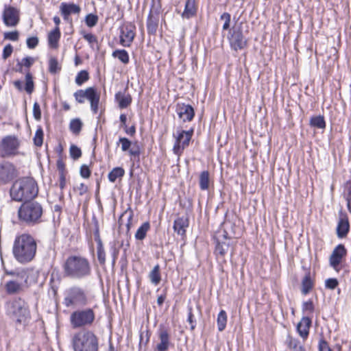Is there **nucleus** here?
Segmentation results:
<instances>
[{
    "mask_svg": "<svg viewBox=\"0 0 351 351\" xmlns=\"http://www.w3.org/2000/svg\"><path fill=\"white\" fill-rule=\"evenodd\" d=\"M37 242L29 233H23L15 237L12 246V254L14 259L21 264H27L32 261L36 254Z\"/></svg>",
    "mask_w": 351,
    "mask_h": 351,
    "instance_id": "obj_1",
    "label": "nucleus"
},
{
    "mask_svg": "<svg viewBox=\"0 0 351 351\" xmlns=\"http://www.w3.org/2000/svg\"><path fill=\"white\" fill-rule=\"evenodd\" d=\"M160 343L156 346V351H167L170 346V337L168 331L165 329L159 330Z\"/></svg>",
    "mask_w": 351,
    "mask_h": 351,
    "instance_id": "obj_23",
    "label": "nucleus"
},
{
    "mask_svg": "<svg viewBox=\"0 0 351 351\" xmlns=\"http://www.w3.org/2000/svg\"><path fill=\"white\" fill-rule=\"evenodd\" d=\"M43 136H44V132L43 130L41 128V126H39L35 133V135L34 136V143L37 147H40L43 145Z\"/></svg>",
    "mask_w": 351,
    "mask_h": 351,
    "instance_id": "obj_43",
    "label": "nucleus"
},
{
    "mask_svg": "<svg viewBox=\"0 0 351 351\" xmlns=\"http://www.w3.org/2000/svg\"><path fill=\"white\" fill-rule=\"evenodd\" d=\"M302 311L306 314H312L314 311L315 307L313 302L311 300L304 302L302 303Z\"/></svg>",
    "mask_w": 351,
    "mask_h": 351,
    "instance_id": "obj_47",
    "label": "nucleus"
},
{
    "mask_svg": "<svg viewBox=\"0 0 351 351\" xmlns=\"http://www.w3.org/2000/svg\"><path fill=\"white\" fill-rule=\"evenodd\" d=\"M2 20L7 27H16L20 21V11L16 8L5 5L2 13Z\"/></svg>",
    "mask_w": 351,
    "mask_h": 351,
    "instance_id": "obj_12",
    "label": "nucleus"
},
{
    "mask_svg": "<svg viewBox=\"0 0 351 351\" xmlns=\"http://www.w3.org/2000/svg\"><path fill=\"white\" fill-rule=\"evenodd\" d=\"M199 184L202 191H206L209 189L210 174L208 171H203L200 173Z\"/></svg>",
    "mask_w": 351,
    "mask_h": 351,
    "instance_id": "obj_31",
    "label": "nucleus"
},
{
    "mask_svg": "<svg viewBox=\"0 0 351 351\" xmlns=\"http://www.w3.org/2000/svg\"><path fill=\"white\" fill-rule=\"evenodd\" d=\"M84 98L90 103V108L94 114L98 112L100 96L94 87H89L84 90Z\"/></svg>",
    "mask_w": 351,
    "mask_h": 351,
    "instance_id": "obj_18",
    "label": "nucleus"
},
{
    "mask_svg": "<svg viewBox=\"0 0 351 351\" xmlns=\"http://www.w3.org/2000/svg\"><path fill=\"white\" fill-rule=\"evenodd\" d=\"M346 201L348 210L351 213V186L348 188Z\"/></svg>",
    "mask_w": 351,
    "mask_h": 351,
    "instance_id": "obj_64",
    "label": "nucleus"
},
{
    "mask_svg": "<svg viewBox=\"0 0 351 351\" xmlns=\"http://www.w3.org/2000/svg\"><path fill=\"white\" fill-rule=\"evenodd\" d=\"M98 22V16L94 14H88L85 18V23L89 27H93L96 25Z\"/></svg>",
    "mask_w": 351,
    "mask_h": 351,
    "instance_id": "obj_46",
    "label": "nucleus"
},
{
    "mask_svg": "<svg viewBox=\"0 0 351 351\" xmlns=\"http://www.w3.org/2000/svg\"><path fill=\"white\" fill-rule=\"evenodd\" d=\"M189 226V219L186 217H180L175 219L173 228L181 237L186 236V228Z\"/></svg>",
    "mask_w": 351,
    "mask_h": 351,
    "instance_id": "obj_22",
    "label": "nucleus"
},
{
    "mask_svg": "<svg viewBox=\"0 0 351 351\" xmlns=\"http://www.w3.org/2000/svg\"><path fill=\"white\" fill-rule=\"evenodd\" d=\"M88 299L86 291L81 287L74 286L64 292L63 304L66 307H81L88 304Z\"/></svg>",
    "mask_w": 351,
    "mask_h": 351,
    "instance_id": "obj_7",
    "label": "nucleus"
},
{
    "mask_svg": "<svg viewBox=\"0 0 351 351\" xmlns=\"http://www.w3.org/2000/svg\"><path fill=\"white\" fill-rule=\"evenodd\" d=\"M123 243L122 242L120 245H118V243L115 241H112L109 243L110 245V252L112 256V265L114 266L116 263V261L118 258V256L119 254L120 247H122Z\"/></svg>",
    "mask_w": 351,
    "mask_h": 351,
    "instance_id": "obj_30",
    "label": "nucleus"
},
{
    "mask_svg": "<svg viewBox=\"0 0 351 351\" xmlns=\"http://www.w3.org/2000/svg\"><path fill=\"white\" fill-rule=\"evenodd\" d=\"M220 19L221 20H224V23L223 25V30H228L230 28V19L231 16L228 12H224L220 16Z\"/></svg>",
    "mask_w": 351,
    "mask_h": 351,
    "instance_id": "obj_51",
    "label": "nucleus"
},
{
    "mask_svg": "<svg viewBox=\"0 0 351 351\" xmlns=\"http://www.w3.org/2000/svg\"><path fill=\"white\" fill-rule=\"evenodd\" d=\"M230 244L226 241L219 242L217 241L215 247V254L217 256H220L221 257L224 256V255L228 252L229 250Z\"/></svg>",
    "mask_w": 351,
    "mask_h": 351,
    "instance_id": "obj_37",
    "label": "nucleus"
},
{
    "mask_svg": "<svg viewBox=\"0 0 351 351\" xmlns=\"http://www.w3.org/2000/svg\"><path fill=\"white\" fill-rule=\"evenodd\" d=\"M125 174V170L122 167H114L108 175L110 182H114L117 178H121Z\"/></svg>",
    "mask_w": 351,
    "mask_h": 351,
    "instance_id": "obj_34",
    "label": "nucleus"
},
{
    "mask_svg": "<svg viewBox=\"0 0 351 351\" xmlns=\"http://www.w3.org/2000/svg\"><path fill=\"white\" fill-rule=\"evenodd\" d=\"M97 256L99 264L101 266L106 264V252L103 245V243L97 244Z\"/></svg>",
    "mask_w": 351,
    "mask_h": 351,
    "instance_id": "obj_41",
    "label": "nucleus"
},
{
    "mask_svg": "<svg viewBox=\"0 0 351 351\" xmlns=\"http://www.w3.org/2000/svg\"><path fill=\"white\" fill-rule=\"evenodd\" d=\"M197 10L195 0H187L185 3L184 10L182 13V17L187 19H191L196 14Z\"/></svg>",
    "mask_w": 351,
    "mask_h": 351,
    "instance_id": "obj_26",
    "label": "nucleus"
},
{
    "mask_svg": "<svg viewBox=\"0 0 351 351\" xmlns=\"http://www.w3.org/2000/svg\"><path fill=\"white\" fill-rule=\"evenodd\" d=\"M19 34L18 31L7 32L3 34V38L5 40L11 41H17L19 40Z\"/></svg>",
    "mask_w": 351,
    "mask_h": 351,
    "instance_id": "obj_52",
    "label": "nucleus"
},
{
    "mask_svg": "<svg viewBox=\"0 0 351 351\" xmlns=\"http://www.w3.org/2000/svg\"><path fill=\"white\" fill-rule=\"evenodd\" d=\"M129 154L134 157H139L141 154L140 148L138 146H136V147H133L130 149L128 150Z\"/></svg>",
    "mask_w": 351,
    "mask_h": 351,
    "instance_id": "obj_63",
    "label": "nucleus"
},
{
    "mask_svg": "<svg viewBox=\"0 0 351 351\" xmlns=\"http://www.w3.org/2000/svg\"><path fill=\"white\" fill-rule=\"evenodd\" d=\"M135 26L131 23H125L120 27V44L125 47H130L135 36Z\"/></svg>",
    "mask_w": 351,
    "mask_h": 351,
    "instance_id": "obj_15",
    "label": "nucleus"
},
{
    "mask_svg": "<svg viewBox=\"0 0 351 351\" xmlns=\"http://www.w3.org/2000/svg\"><path fill=\"white\" fill-rule=\"evenodd\" d=\"M82 123L78 118L73 119L70 122L69 128L73 134H79L82 130Z\"/></svg>",
    "mask_w": 351,
    "mask_h": 351,
    "instance_id": "obj_42",
    "label": "nucleus"
},
{
    "mask_svg": "<svg viewBox=\"0 0 351 351\" xmlns=\"http://www.w3.org/2000/svg\"><path fill=\"white\" fill-rule=\"evenodd\" d=\"M5 274L12 276L13 278H27V271L24 269H17L15 270L5 269Z\"/></svg>",
    "mask_w": 351,
    "mask_h": 351,
    "instance_id": "obj_35",
    "label": "nucleus"
},
{
    "mask_svg": "<svg viewBox=\"0 0 351 351\" xmlns=\"http://www.w3.org/2000/svg\"><path fill=\"white\" fill-rule=\"evenodd\" d=\"M188 317L187 322L190 324L191 330H194L196 326V320L194 317V315L192 313V307H189L188 308Z\"/></svg>",
    "mask_w": 351,
    "mask_h": 351,
    "instance_id": "obj_53",
    "label": "nucleus"
},
{
    "mask_svg": "<svg viewBox=\"0 0 351 351\" xmlns=\"http://www.w3.org/2000/svg\"><path fill=\"white\" fill-rule=\"evenodd\" d=\"M319 351H332L328 346V343L323 339H321L319 343Z\"/></svg>",
    "mask_w": 351,
    "mask_h": 351,
    "instance_id": "obj_61",
    "label": "nucleus"
},
{
    "mask_svg": "<svg viewBox=\"0 0 351 351\" xmlns=\"http://www.w3.org/2000/svg\"><path fill=\"white\" fill-rule=\"evenodd\" d=\"M347 255V250L343 244L337 245L329 257L330 266L335 271L341 269V264Z\"/></svg>",
    "mask_w": 351,
    "mask_h": 351,
    "instance_id": "obj_14",
    "label": "nucleus"
},
{
    "mask_svg": "<svg viewBox=\"0 0 351 351\" xmlns=\"http://www.w3.org/2000/svg\"><path fill=\"white\" fill-rule=\"evenodd\" d=\"M89 79V75L88 73L85 71L82 70L80 71L75 77V83L78 86H81L84 82H86Z\"/></svg>",
    "mask_w": 351,
    "mask_h": 351,
    "instance_id": "obj_45",
    "label": "nucleus"
},
{
    "mask_svg": "<svg viewBox=\"0 0 351 351\" xmlns=\"http://www.w3.org/2000/svg\"><path fill=\"white\" fill-rule=\"evenodd\" d=\"M80 173L83 178L87 179L90 177L91 171L88 165H83L80 167Z\"/></svg>",
    "mask_w": 351,
    "mask_h": 351,
    "instance_id": "obj_60",
    "label": "nucleus"
},
{
    "mask_svg": "<svg viewBox=\"0 0 351 351\" xmlns=\"http://www.w3.org/2000/svg\"><path fill=\"white\" fill-rule=\"evenodd\" d=\"M350 230V223L347 217L341 218L337 227V234L339 238L346 237Z\"/></svg>",
    "mask_w": 351,
    "mask_h": 351,
    "instance_id": "obj_25",
    "label": "nucleus"
},
{
    "mask_svg": "<svg viewBox=\"0 0 351 351\" xmlns=\"http://www.w3.org/2000/svg\"><path fill=\"white\" fill-rule=\"evenodd\" d=\"M26 43L29 49H34L38 45V38L37 36L29 37L27 39Z\"/></svg>",
    "mask_w": 351,
    "mask_h": 351,
    "instance_id": "obj_57",
    "label": "nucleus"
},
{
    "mask_svg": "<svg viewBox=\"0 0 351 351\" xmlns=\"http://www.w3.org/2000/svg\"><path fill=\"white\" fill-rule=\"evenodd\" d=\"M43 214L42 205L35 201L23 202L18 210L20 222L28 226H33L41 223Z\"/></svg>",
    "mask_w": 351,
    "mask_h": 351,
    "instance_id": "obj_5",
    "label": "nucleus"
},
{
    "mask_svg": "<svg viewBox=\"0 0 351 351\" xmlns=\"http://www.w3.org/2000/svg\"><path fill=\"white\" fill-rule=\"evenodd\" d=\"M61 70V65L59 64L57 58L51 57L49 60V71L51 74H56Z\"/></svg>",
    "mask_w": 351,
    "mask_h": 351,
    "instance_id": "obj_40",
    "label": "nucleus"
},
{
    "mask_svg": "<svg viewBox=\"0 0 351 351\" xmlns=\"http://www.w3.org/2000/svg\"><path fill=\"white\" fill-rule=\"evenodd\" d=\"M228 38L231 49L236 51L244 49L247 45V40L240 27L230 29Z\"/></svg>",
    "mask_w": 351,
    "mask_h": 351,
    "instance_id": "obj_13",
    "label": "nucleus"
},
{
    "mask_svg": "<svg viewBox=\"0 0 351 351\" xmlns=\"http://www.w3.org/2000/svg\"><path fill=\"white\" fill-rule=\"evenodd\" d=\"M285 343L290 351H306L304 346L301 343L299 339L287 335Z\"/></svg>",
    "mask_w": 351,
    "mask_h": 351,
    "instance_id": "obj_27",
    "label": "nucleus"
},
{
    "mask_svg": "<svg viewBox=\"0 0 351 351\" xmlns=\"http://www.w3.org/2000/svg\"><path fill=\"white\" fill-rule=\"evenodd\" d=\"M95 319V313L93 308L78 309L71 313L70 323L73 328L90 326Z\"/></svg>",
    "mask_w": 351,
    "mask_h": 351,
    "instance_id": "obj_8",
    "label": "nucleus"
},
{
    "mask_svg": "<svg viewBox=\"0 0 351 351\" xmlns=\"http://www.w3.org/2000/svg\"><path fill=\"white\" fill-rule=\"evenodd\" d=\"M34 88L32 75L28 71L25 74V90L28 94H31Z\"/></svg>",
    "mask_w": 351,
    "mask_h": 351,
    "instance_id": "obj_44",
    "label": "nucleus"
},
{
    "mask_svg": "<svg viewBox=\"0 0 351 351\" xmlns=\"http://www.w3.org/2000/svg\"><path fill=\"white\" fill-rule=\"evenodd\" d=\"M18 175L19 171L12 162L8 160L0 162V185L10 183L16 178Z\"/></svg>",
    "mask_w": 351,
    "mask_h": 351,
    "instance_id": "obj_11",
    "label": "nucleus"
},
{
    "mask_svg": "<svg viewBox=\"0 0 351 351\" xmlns=\"http://www.w3.org/2000/svg\"><path fill=\"white\" fill-rule=\"evenodd\" d=\"M13 51V47L11 45V44H8L5 45L3 49L2 53V58L4 60L8 59Z\"/></svg>",
    "mask_w": 351,
    "mask_h": 351,
    "instance_id": "obj_58",
    "label": "nucleus"
},
{
    "mask_svg": "<svg viewBox=\"0 0 351 351\" xmlns=\"http://www.w3.org/2000/svg\"><path fill=\"white\" fill-rule=\"evenodd\" d=\"M227 323V315L224 310H221L217 316V328L219 331H223L226 326Z\"/></svg>",
    "mask_w": 351,
    "mask_h": 351,
    "instance_id": "obj_39",
    "label": "nucleus"
},
{
    "mask_svg": "<svg viewBox=\"0 0 351 351\" xmlns=\"http://www.w3.org/2000/svg\"><path fill=\"white\" fill-rule=\"evenodd\" d=\"M73 96L76 101L78 102L79 104L84 103V90H77L76 92L74 93Z\"/></svg>",
    "mask_w": 351,
    "mask_h": 351,
    "instance_id": "obj_54",
    "label": "nucleus"
},
{
    "mask_svg": "<svg viewBox=\"0 0 351 351\" xmlns=\"http://www.w3.org/2000/svg\"><path fill=\"white\" fill-rule=\"evenodd\" d=\"M33 115L36 121H40L41 119V110L40 105L37 102H34L33 106Z\"/></svg>",
    "mask_w": 351,
    "mask_h": 351,
    "instance_id": "obj_59",
    "label": "nucleus"
},
{
    "mask_svg": "<svg viewBox=\"0 0 351 351\" xmlns=\"http://www.w3.org/2000/svg\"><path fill=\"white\" fill-rule=\"evenodd\" d=\"M38 192L36 181L29 177H24L16 180L10 190L11 198L16 202L27 201L34 198Z\"/></svg>",
    "mask_w": 351,
    "mask_h": 351,
    "instance_id": "obj_3",
    "label": "nucleus"
},
{
    "mask_svg": "<svg viewBox=\"0 0 351 351\" xmlns=\"http://www.w3.org/2000/svg\"><path fill=\"white\" fill-rule=\"evenodd\" d=\"M64 275L73 279H83L91 274L88 260L80 256H70L63 265Z\"/></svg>",
    "mask_w": 351,
    "mask_h": 351,
    "instance_id": "obj_4",
    "label": "nucleus"
},
{
    "mask_svg": "<svg viewBox=\"0 0 351 351\" xmlns=\"http://www.w3.org/2000/svg\"><path fill=\"white\" fill-rule=\"evenodd\" d=\"M314 286V282L311 279L310 273H306L302 280L301 292L303 295H307Z\"/></svg>",
    "mask_w": 351,
    "mask_h": 351,
    "instance_id": "obj_29",
    "label": "nucleus"
},
{
    "mask_svg": "<svg viewBox=\"0 0 351 351\" xmlns=\"http://www.w3.org/2000/svg\"><path fill=\"white\" fill-rule=\"evenodd\" d=\"M176 112L184 122L192 121L195 116L194 108L191 105L184 103L177 104Z\"/></svg>",
    "mask_w": 351,
    "mask_h": 351,
    "instance_id": "obj_17",
    "label": "nucleus"
},
{
    "mask_svg": "<svg viewBox=\"0 0 351 351\" xmlns=\"http://www.w3.org/2000/svg\"><path fill=\"white\" fill-rule=\"evenodd\" d=\"M72 346L74 351H98L99 341L93 332L81 331L73 337Z\"/></svg>",
    "mask_w": 351,
    "mask_h": 351,
    "instance_id": "obj_6",
    "label": "nucleus"
},
{
    "mask_svg": "<svg viewBox=\"0 0 351 351\" xmlns=\"http://www.w3.org/2000/svg\"><path fill=\"white\" fill-rule=\"evenodd\" d=\"M60 10L64 20L66 21H69V16L71 14H78L81 11V8L78 5L66 2L61 3Z\"/></svg>",
    "mask_w": 351,
    "mask_h": 351,
    "instance_id": "obj_19",
    "label": "nucleus"
},
{
    "mask_svg": "<svg viewBox=\"0 0 351 351\" xmlns=\"http://www.w3.org/2000/svg\"><path fill=\"white\" fill-rule=\"evenodd\" d=\"M121 145V149L123 152L128 151L130 147L132 145V142L125 137H120L119 141L117 142V145Z\"/></svg>",
    "mask_w": 351,
    "mask_h": 351,
    "instance_id": "obj_48",
    "label": "nucleus"
},
{
    "mask_svg": "<svg viewBox=\"0 0 351 351\" xmlns=\"http://www.w3.org/2000/svg\"><path fill=\"white\" fill-rule=\"evenodd\" d=\"M115 101L118 103L119 107L121 109L128 108L132 103V99L129 93L125 92L119 91L114 95Z\"/></svg>",
    "mask_w": 351,
    "mask_h": 351,
    "instance_id": "obj_24",
    "label": "nucleus"
},
{
    "mask_svg": "<svg viewBox=\"0 0 351 351\" xmlns=\"http://www.w3.org/2000/svg\"><path fill=\"white\" fill-rule=\"evenodd\" d=\"M339 284L336 278H328L325 281V287L328 289H335Z\"/></svg>",
    "mask_w": 351,
    "mask_h": 351,
    "instance_id": "obj_56",
    "label": "nucleus"
},
{
    "mask_svg": "<svg viewBox=\"0 0 351 351\" xmlns=\"http://www.w3.org/2000/svg\"><path fill=\"white\" fill-rule=\"evenodd\" d=\"M27 281V278H12L8 280L4 285L6 293L16 295L22 293L24 291Z\"/></svg>",
    "mask_w": 351,
    "mask_h": 351,
    "instance_id": "obj_16",
    "label": "nucleus"
},
{
    "mask_svg": "<svg viewBox=\"0 0 351 351\" xmlns=\"http://www.w3.org/2000/svg\"><path fill=\"white\" fill-rule=\"evenodd\" d=\"M311 322V319L310 317H303L298 324L297 331L304 341L306 340L308 336Z\"/></svg>",
    "mask_w": 351,
    "mask_h": 351,
    "instance_id": "obj_21",
    "label": "nucleus"
},
{
    "mask_svg": "<svg viewBox=\"0 0 351 351\" xmlns=\"http://www.w3.org/2000/svg\"><path fill=\"white\" fill-rule=\"evenodd\" d=\"M149 278L150 279L151 282L154 285H158L160 282L161 275L160 273L159 265H156L154 267V268L149 274Z\"/></svg>",
    "mask_w": 351,
    "mask_h": 351,
    "instance_id": "obj_33",
    "label": "nucleus"
},
{
    "mask_svg": "<svg viewBox=\"0 0 351 351\" xmlns=\"http://www.w3.org/2000/svg\"><path fill=\"white\" fill-rule=\"evenodd\" d=\"M167 298V290H163V293L158 295L157 298V304L159 306H161Z\"/></svg>",
    "mask_w": 351,
    "mask_h": 351,
    "instance_id": "obj_62",
    "label": "nucleus"
},
{
    "mask_svg": "<svg viewBox=\"0 0 351 351\" xmlns=\"http://www.w3.org/2000/svg\"><path fill=\"white\" fill-rule=\"evenodd\" d=\"M20 141L14 135H8L0 142V156L3 158H12L19 154Z\"/></svg>",
    "mask_w": 351,
    "mask_h": 351,
    "instance_id": "obj_9",
    "label": "nucleus"
},
{
    "mask_svg": "<svg viewBox=\"0 0 351 351\" xmlns=\"http://www.w3.org/2000/svg\"><path fill=\"white\" fill-rule=\"evenodd\" d=\"M310 125L312 127L324 129L326 128V122L323 116L312 117L310 119Z\"/></svg>",
    "mask_w": 351,
    "mask_h": 351,
    "instance_id": "obj_36",
    "label": "nucleus"
},
{
    "mask_svg": "<svg viewBox=\"0 0 351 351\" xmlns=\"http://www.w3.org/2000/svg\"><path fill=\"white\" fill-rule=\"evenodd\" d=\"M34 58L32 57H25L22 59V61L21 62H18L17 66H25L27 68H29L34 63Z\"/></svg>",
    "mask_w": 351,
    "mask_h": 351,
    "instance_id": "obj_55",
    "label": "nucleus"
},
{
    "mask_svg": "<svg viewBox=\"0 0 351 351\" xmlns=\"http://www.w3.org/2000/svg\"><path fill=\"white\" fill-rule=\"evenodd\" d=\"M159 19V11L151 10L147 19V29L149 34L154 35L156 33Z\"/></svg>",
    "mask_w": 351,
    "mask_h": 351,
    "instance_id": "obj_20",
    "label": "nucleus"
},
{
    "mask_svg": "<svg viewBox=\"0 0 351 351\" xmlns=\"http://www.w3.org/2000/svg\"><path fill=\"white\" fill-rule=\"evenodd\" d=\"M193 134V129L188 131L182 130H177L176 134H173L176 141L173 147V152L176 155L180 156L182 154L183 150L189 145Z\"/></svg>",
    "mask_w": 351,
    "mask_h": 351,
    "instance_id": "obj_10",
    "label": "nucleus"
},
{
    "mask_svg": "<svg viewBox=\"0 0 351 351\" xmlns=\"http://www.w3.org/2000/svg\"><path fill=\"white\" fill-rule=\"evenodd\" d=\"M60 36L61 33L59 27H56L54 29L49 32L48 35V44L50 47L57 48Z\"/></svg>",
    "mask_w": 351,
    "mask_h": 351,
    "instance_id": "obj_28",
    "label": "nucleus"
},
{
    "mask_svg": "<svg viewBox=\"0 0 351 351\" xmlns=\"http://www.w3.org/2000/svg\"><path fill=\"white\" fill-rule=\"evenodd\" d=\"M83 38L88 43L92 48H94L95 45L97 44V37L91 33L84 34Z\"/></svg>",
    "mask_w": 351,
    "mask_h": 351,
    "instance_id": "obj_49",
    "label": "nucleus"
},
{
    "mask_svg": "<svg viewBox=\"0 0 351 351\" xmlns=\"http://www.w3.org/2000/svg\"><path fill=\"white\" fill-rule=\"evenodd\" d=\"M112 56L118 58L122 63L128 64L130 60L128 53L125 49H117L112 52Z\"/></svg>",
    "mask_w": 351,
    "mask_h": 351,
    "instance_id": "obj_38",
    "label": "nucleus"
},
{
    "mask_svg": "<svg viewBox=\"0 0 351 351\" xmlns=\"http://www.w3.org/2000/svg\"><path fill=\"white\" fill-rule=\"evenodd\" d=\"M150 229V224L148 221L144 222L136 230L135 234V239L136 240L142 241L147 235L148 230Z\"/></svg>",
    "mask_w": 351,
    "mask_h": 351,
    "instance_id": "obj_32",
    "label": "nucleus"
},
{
    "mask_svg": "<svg viewBox=\"0 0 351 351\" xmlns=\"http://www.w3.org/2000/svg\"><path fill=\"white\" fill-rule=\"evenodd\" d=\"M5 313L16 326L26 328L32 320L29 305L21 297H15L6 303Z\"/></svg>",
    "mask_w": 351,
    "mask_h": 351,
    "instance_id": "obj_2",
    "label": "nucleus"
},
{
    "mask_svg": "<svg viewBox=\"0 0 351 351\" xmlns=\"http://www.w3.org/2000/svg\"><path fill=\"white\" fill-rule=\"evenodd\" d=\"M70 155L72 158L77 160L82 156L81 149L77 146L72 145L70 147Z\"/></svg>",
    "mask_w": 351,
    "mask_h": 351,
    "instance_id": "obj_50",
    "label": "nucleus"
}]
</instances>
